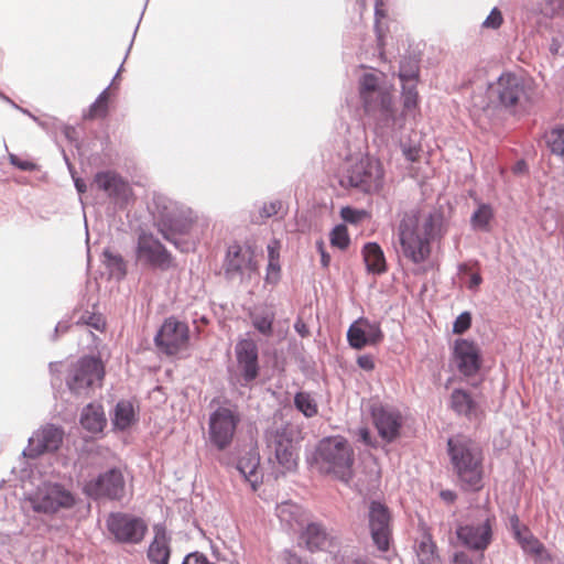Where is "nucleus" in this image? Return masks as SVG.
<instances>
[{"label":"nucleus","instance_id":"obj_1","mask_svg":"<svg viewBox=\"0 0 564 564\" xmlns=\"http://www.w3.org/2000/svg\"><path fill=\"white\" fill-rule=\"evenodd\" d=\"M441 217L426 209L405 212L397 227L398 252L409 262L421 264L432 254V243L441 230Z\"/></svg>","mask_w":564,"mask_h":564},{"label":"nucleus","instance_id":"obj_2","mask_svg":"<svg viewBox=\"0 0 564 564\" xmlns=\"http://www.w3.org/2000/svg\"><path fill=\"white\" fill-rule=\"evenodd\" d=\"M454 470L464 489L478 491L482 488L484 455L479 445L463 435L447 442Z\"/></svg>","mask_w":564,"mask_h":564},{"label":"nucleus","instance_id":"obj_3","mask_svg":"<svg viewBox=\"0 0 564 564\" xmlns=\"http://www.w3.org/2000/svg\"><path fill=\"white\" fill-rule=\"evenodd\" d=\"M153 204L158 231L165 240L180 248L176 236L186 234L191 229L194 221L192 209L162 195L154 196Z\"/></svg>","mask_w":564,"mask_h":564},{"label":"nucleus","instance_id":"obj_4","mask_svg":"<svg viewBox=\"0 0 564 564\" xmlns=\"http://www.w3.org/2000/svg\"><path fill=\"white\" fill-rule=\"evenodd\" d=\"M384 170L382 163L372 156L364 155L349 160L339 174V184L344 188H356L366 194L378 193L383 187Z\"/></svg>","mask_w":564,"mask_h":564},{"label":"nucleus","instance_id":"obj_5","mask_svg":"<svg viewBox=\"0 0 564 564\" xmlns=\"http://www.w3.org/2000/svg\"><path fill=\"white\" fill-rule=\"evenodd\" d=\"M316 460L324 473L348 481L352 474L354 449L343 436L324 438L318 444Z\"/></svg>","mask_w":564,"mask_h":564},{"label":"nucleus","instance_id":"obj_6","mask_svg":"<svg viewBox=\"0 0 564 564\" xmlns=\"http://www.w3.org/2000/svg\"><path fill=\"white\" fill-rule=\"evenodd\" d=\"M105 368L100 359L83 357L70 369L67 386L77 395H89L95 387H100Z\"/></svg>","mask_w":564,"mask_h":564},{"label":"nucleus","instance_id":"obj_7","mask_svg":"<svg viewBox=\"0 0 564 564\" xmlns=\"http://www.w3.org/2000/svg\"><path fill=\"white\" fill-rule=\"evenodd\" d=\"M490 98L506 108L521 105L529 98V82L513 73H503L489 86Z\"/></svg>","mask_w":564,"mask_h":564},{"label":"nucleus","instance_id":"obj_8","mask_svg":"<svg viewBox=\"0 0 564 564\" xmlns=\"http://www.w3.org/2000/svg\"><path fill=\"white\" fill-rule=\"evenodd\" d=\"M155 346L167 356H175L189 345V327L176 317H167L154 337Z\"/></svg>","mask_w":564,"mask_h":564},{"label":"nucleus","instance_id":"obj_9","mask_svg":"<svg viewBox=\"0 0 564 564\" xmlns=\"http://www.w3.org/2000/svg\"><path fill=\"white\" fill-rule=\"evenodd\" d=\"M84 492L94 499L121 500L126 495V480L121 469L111 468L87 481Z\"/></svg>","mask_w":564,"mask_h":564},{"label":"nucleus","instance_id":"obj_10","mask_svg":"<svg viewBox=\"0 0 564 564\" xmlns=\"http://www.w3.org/2000/svg\"><path fill=\"white\" fill-rule=\"evenodd\" d=\"M106 524L109 533L119 543H139L148 529L142 519L123 512L110 513Z\"/></svg>","mask_w":564,"mask_h":564},{"label":"nucleus","instance_id":"obj_11","mask_svg":"<svg viewBox=\"0 0 564 564\" xmlns=\"http://www.w3.org/2000/svg\"><path fill=\"white\" fill-rule=\"evenodd\" d=\"M75 501L74 495L57 484L45 486L31 498L33 509L44 513H55L61 509H69L75 505Z\"/></svg>","mask_w":564,"mask_h":564},{"label":"nucleus","instance_id":"obj_12","mask_svg":"<svg viewBox=\"0 0 564 564\" xmlns=\"http://www.w3.org/2000/svg\"><path fill=\"white\" fill-rule=\"evenodd\" d=\"M239 421V415L229 408H219L210 415L209 436L218 449L231 443Z\"/></svg>","mask_w":564,"mask_h":564},{"label":"nucleus","instance_id":"obj_13","mask_svg":"<svg viewBox=\"0 0 564 564\" xmlns=\"http://www.w3.org/2000/svg\"><path fill=\"white\" fill-rule=\"evenodd\" d=\"M368 521L373 543L380 551H388L392 535L391 514L388 507L381 502L371 501Z\"/></svg>","mask_w":564,"mask_h":564},{"label":"nucleus","instance_id":"obj_14","mask_svg":"<svg viewBox=\"0 0 564 564\" xmlns=\"http://www.w3.org/2000/svg\"><path fill=\"white\" fill-rule=\"evenodd\" d=\"M494 522L495 518L485 513L476 522L458 527L457 538L464 545L484 551L491 542Z\"/></svg>","mask_w":564,"mask_h":564},{"label":"nucleus","instance_id":"obj_15","mask_svg":"<svg viewBox=\"0 0 564 564\" xmlns=\"http://www.w3.org/2000/svg\"><path fill=\"white\" fill-rule=\"evenodd\" d=\"M137 254L140 260L161 270H167L174 265L171 253L152 234L143 232L139 236Z\"/></svg>","mask_w":564,"mask_h":564},{"label":"nucleus","instance_id":"obj_16","mask_svg":"<svg viewBox=\"0 0 564 564\" xmlns=\"http://www.w3.org/2000/svg\"><path fill=\"white\" fill-rule=\"evenodd\" d=\"M258 264L254 260V252L250 247H242L238 243L230 245L225 260L227 274H248L257 272Z\"/></svg>","mask_w":564,"mask_h":564},{"label":"nucleus","instance_id":"obj_17","mask_svg":"<svg viewBox=\"0 0 564 564\" xmlns=\"http://www.w3.org/2000/svg\"><path fill=\"white\" fill-rule=\"evenodd\" d=\"M237 366L246 383L253 381L259 375L258 347L254 340L246 338L237 343Z\"/></svg>","mask_w":564,"mask_h":564},{"label":"nucleus","instance_id":"obj_18","mask_svg":"<svg viewBox=\"0 0 564 564\" xmlns=\"http://www.w3.org/2000/svg\"><path fill=\"white\" fill-rule=\"evenodd\" d=\"M454 358L459 372L466 377L476 375L482 362L479 347L467 339L456 341Z\"/></svg>","mask_w":564,"mask_h":564},{"label":"nucleus","instance_id":"obj_19","mask_svg":"<svg viewBox=\"0 0 564 564\" xmlns=\"http://www.w3.org/2000/svg\"><path fill=\"white\" fill-rule=\"evenodd\" d=\"M91 185L116 202H127L132 194L129 183L113 171L98 172Z\"/></svg>","mask_w":564,"mask_h":564},{"label":"nucleus","instance_id":"obj_20","mask_svg":"<svg viewBox=\"0 0 564 564\" xmlns=\"http://www.w3.org/2000/svg\"><path fill=\"white\" fill-rule=\"evenodd\" d=\"M62 441L63 431L54 425H46L30 438L28 455L35 457L45 452H54L58 449Z\"/></svg>","mask_w":564,"mask_h":564},{"label":"nucleus","instance_id":"obj_21","mask_svg":"<svg viewBox=\"0 0 564 564\" xmlns=\"http://www.w3.org/2000/svg\"><path fill=\"white\" fill-rule=\"evenodd\" d=\"M372 419L379 435L387 442L399 436L402 426V416L398 411L383 406L372 409Z\"/></svg>","mask_w":564,"mask_h":564},{"label":"nucleus","instance_id":"obj_22","mask_svg":"<svg viewBox=\"0 0 564 564\" xmlns=\"http://www.w3.org/2000/svg\"><path fill=\"white\" fill-rule=\"evenodd\" d=\"M269 447L274 452V458L285 470L296 466V453L292 440L284 431H276L269 440Z\"/></svg>","mask_w":564,"mask_h":564},{"label":"nucleus","instance_id":"obj_23","mask_svg":"<svg viewBox=\"0 0 564 564\" xmlns=\"http://www.w3.org/2000/svg\"><path fill=\"white\" fill-rule=\"evenodd\" d=\"M300 539L310 551L324 550L333 543L332 536L321 523L308 521L301 530Z\"/></svg>","mask_w":564,"mask_h":564},{"label":"nucleus","instance_id":"obj_24","mask_svg":"<svg viewBox=\"0 0 564 564\" xmlns=\"http://www.w3.org/2000/svg\"><path fill=\"white\" fill-rule=\"evenodd\" d=\"M276 514L281 523L293 531H301L308 521L306 511L301 506L290 501L279 505Z\"/></svg>","mask_w":564,"mask_h":564},{"label":"nucleus","instance_id":"obj_25","mask_svg":"<svg viewBox=\"0 0 564 564\" xmlns=\"http://www.w3.org/2000/svg\"><path fill=\"white\" fill-rule=\"evenodd\" d=\"M367 271L373 274L387 272V261L382 248L377 242H367L361 250Z\"/></svg>","mask_w":564,"mask_h":564},{"label":"nucleus","instance_id":"obj_26","mask_svg":"<svg viewBox=\"0 0 564 564\" xmlns=\"http://www.w3.org/2000/svg\"><path fill=\"white\" fill-rule=\"evenodd\" d=\"M80 424L88 432H101L107 424L104 408L94 403L86 405L82 412Z\"/></svg>","mask_w":564,"mask_h":564},{"label":"nucleus","instance_id":"obj_27","mask_svg":"<svg viewBox=\"0 0 564 564\" xmlns=\"http://www.w3.org/2000/svg\"><path fill=\"white\" fill-rule=\"evenodd\" d=\"M372 105L368 106L367 102H361L367 113H381L386 117L393 116V98L389 88H382L371 96Z\"/></svg>","mask_w":564,"mask_h":564},{"label":"nucleus","instance_id":"obj_28","mask_svg":"<svg viewBox=\"0 0 564 564\" xmlns=\"http://www.w3.org/2000/svg\"><path fill=\"white\" fill-rule=\"evenodd\" d=\"M416 557L420 564H442L437 546L430 533H424L416 544Z\"/></svg>","mask_w":564,"mask_h":564},{"label":"nucleus","instance_id":"obj_29","mask_svg":"<svg viewBox=\"0 0 564 564\" xmlns=\"http://www.w3.org/2000/svg\"><path fill=\"white\" fill-rule=\"evenodd\" d=\"M137 421L133 404L130 401L121 400L115 408L112 424L121 431L127 430Z\"/></svg>","mask_w":564,"mask_h":564},{"label":"nucleus","instance_id":"obj_30","mask_svg":"<svg viewBox=\"0 0 564 564\" xmlns=\"http://www.w3.org/2000/svg\"><path fill=\"white\" fill-rule=\"evenodd\" d=\"M237 468L256 490L260 482L259 457L256 454H248L239 459Z\"/></svg>","mask_w":564,"mask_h":564},{"label":"nucleus","instance_id":"obj_31","mask_svg":"<svg viewBox=\"0 0 564 564\" xmlns=\"http://www.w3.org/2000/svg\"><path fill=\"white\" fill-rule=\"evenodd\" d=\"M451 406L456 413L467 417L476 414L477 409V404L473 400L471 395L463 389H455L452 392Z\"/></svg>","mask_w":564,"mask_h":564},{"label":"nucleus","instance_id":"obj_32","mask_svg":"<svg viewBox=\"0 0 564 564\" xmlns=\"http://www.w3.org/2000/svg\"><path fill=\"white\" fill-rule=\"evenodd\" d=\"M382 88L380 78L377 75L372 73L364 74L359 79V97L361 102H367L368 106H371V96Z\"/></svg>","mask_w":564,"mask_h":564},{"label":"nucleus","instance_id":"obj_33","mask_svg":"<svg viewBox=\"0 0 564 564\" xmlns=\"http://www.w3.org/2000/svg\"><path fill=\"white\" fill-rule=\"evenodd\" d=\"M148 557L153 564H167L170 547L164 535H156L150 544Z\"/></svg>","mask_w":564,"mask_h":564},{"label":"nucleus","instance_id":"obj_34","mask_svg":"<svg viewBox=\"0 0 564 564\" xmlns=\"http://www.w3.org/2000/svg\"><path fill=\"white\" fill-rule=\"evenodd\" d=\"M253 327L264 336H271L273 333V322L275 314L272 310H263L250 314Z\"/></svg>","mask_w":564,"mask_h":564},{"label":"nucleus","instance_id":"obj_35","mask_svg":"<svg viewBox=\"0 0 564 564\" xmlns=\"http://www.w3.org/2000/svg\"><path fill=\"white\" fill-rule=\"evenodd\" d=\"M387 18V10L384 9L383 0L376 1L375 8V30L377 34L378 47L380 50V58L386 59L384 53V35L387 29L382 25V20Z\"/></svg>","mask_w":564,"mask_h":564},{"label":"nucleus","instance_id":"obj_36","mask_svg":"<svg viewBox=\"0 0 564 564\" xmlns=\"http://www.w3.org/2000/svg\"><path fill=\"white\" fill-rule=\"evenodd\" d=\"M109 102L110 93L108 89H106L98 96L96 101L89 107V110L85 115V118L89 120L104 119L108 115Z\"/></svg>","mask_w":564,"mask_h":564},{"label":"nucleus","instance_id":"obj_37","mask_svg":"<svg viewBox=\"0 0 564 564\" xmlns=\"http://www.w3.org/2000/svg\"><path fill=\"white\" fill-rule=\"evenodd\" d=\"M419 62L416 59H404L401 62L399 78L402 85H416L419 78Z\"/></svg>","mask_w":564,"mask_h":564},{"label":"nucleus","instance_id":"obj_38","mask_svg":"<svg viewBox=\"0 0 564 564\" xmlns=\"http://www.w3.org/2000/svg\"><path fill=\"white\" fill-rule=\"evenodd\" d=\"M403 112L404 115H414L419 107V94L416 85H402Z\"/></svg>","mask_w":564,"mask_h":564},{"label":"nucleus","instance_id":"obj_39","mask_svg":"<svg viewBox=\"0 0 564 564\" xmlns=\"http://www.w3.org/2000/svg\"><path fill=\"white\" fill-rule=\"evenodd\" d=\"M546 143L551 152L564 161V127L552 129L546 134Z\"/></svg>","mask_w":564,"mask_h":564},{"label":"nucleus","instance_id":"obj_40","mask_svg":"<svg viewBox=\"0 0 564 564\" xmlns=\"http://www.w3.org/2000/svg\"><path fill=\"white\" fill-rule=\"evenodd\" d=\"M294 404L306 417H312L317 414V404L307 392L296 393L294 397Z\"/></svg>","mask_w":564,"mask_h":564},{"label":"nucleus","instance_id":"obj_41","mask_svg":"<svg viewBox=\"0 0 564 564\" xmlns=\"http://www.w3.org/2000/svg\"><path fill=\"white\" fill-rule=\"evenodd\" d=\"M347 339L349 345L355 349H361L367 346V337L361 319L350 325L347 332Z\"/></svg>","mask_w":564,"mask_h":564},{"label":"nucleus","instance_id":"obj_42","mask_svg":"<svg viewBox=\"0 0 564 564\" xmlns=\"http://www.w3.org/2000/svg\"><path fill=\"white\" fill-rule=\"evenodd\" d=\"M350 238L348 235L347 227L345 225L336 226L330 232V245L340 250L348 248Z\"/></svg>","mask_w":564,"mask_h":564},{"label":"nucleus","instance_id":"obj_43","mask_svg":"<svg viewBox=\"0 0 564 564\" xmlns=\"http://www.w3.org/2000/svg\"><path fill=\"white\" fill-rule=\"evenodd\" d=\"M102 256L105 264L111 270L112 273L124 275L126 264L120 254H116L111 252L109 249H106Z\"/></svg>","mask_w":564,"mask_h":564},{"label":"nucleus","instance_id":"obj_44","mask_svg":"<svg viewBox=\"0 0 564 564\" xmlns=\"http://www.w3.org/2000/svg\"><path fill=\"white\" fill-rule=\"evenodd\" d=\"M77 325H87L96 330L102 332L106 327V322L100 314L84 312L76 319Z\"/></svg>","mask_w":564,"mask_h":564},{"label":"nucleus","instance_id":"obj_45","mask_svg":"<svg viewBox=\"0 0 564 564\" xmlns=\"http://www.w3.org/2000/svg\"><path fill=\"white\" fill-rule=\"evenodd\" d=\"M492 217V210L488 205H481L473 215V225L480 229H486Z\"/></svg>","mask_w":564,"mask_h":564},{"label":"nucleus","instance_id":"obj_46","mask_svg":"<svg viewBox=\"0 0 564 564\" xmlns=\"http://www.w3.org/2000/svg\"><path fill=\"white\" fill-rule=\"evenodd\" d=\"M361 324L366 333L367 345H376L383 339V333L378 324H371L362 318Z\"/></svg>","mask_w":564,"mask_h":564},{"label":"nucleus","instance_id":"obj_47","mask_svg":"<svg viewBox=\"0 0 564 564\" xmlns=\"http://www.w3.org/2000/svg\"><path fill=\"white\" fill-rule=\"evenodd\" d=\"M283 208V204L281 200H272L269 203H264L260 209V217L262 219H268L272 216L278 215Z\"/></svg>","mask_w":564,"mask_h":564},{"label":"nucleus","instance_id":"obj_48","mask_svg":"<svg viewBox=\"0 0 564 564\" xmlns=\"http://www.w3.org/2000/svg\"><path fill=\"white\" fill-rule=\"evenodd\" d=\"M471 325V316L468 312L462 313L454 322L453 332L455 334L465 333Z\"/></svg>","mask_w":564,"mask_h":564},{"label":"nucleus","instance_id":"obj_49","mask_svg":"<svg viewBox=\"0 0 564 564\" xmlns=\"http://www.w3.org/2000/svg\"><path fill=\"white\" fill-rule=\"evenodd\" d=\"M340 216L345 221L357 224L364 218L365 212L351 207H343Z\"/></svg>","mask_w":564,"mask_h":564},{"label":"nucleus","instance_id":"obj_50","mask_svg":"<svg viewBox=\"0 0 564 564\" xmlns=\"http://www.w3.org/2000/svg\"><path fill=\"white\" fill-rule=\"evenodd\" d=\"M503 18L501 12L495 8L487 19L484 21L485 28L498 29L502 24Z\"/></svg>","mask_w":564,"mask_h":564},{"label":"nucleus","instance_id":"obj_51","mask_svg":"<svg viewBox=\"0 0 564 564\" xmlns=\"http://www.w3.org/2000/svg\"><path fill=\"white\" fill-rule=\"evenodd\" d=\"M561 10H564L563 0H547L545 6L542 8V12L550 17L557 14Z\"/></svg>","mask_w":564,"mask_h":564},{"label":"nucleus","instance_id":"obj_52","mask_svg":"<svg viewBox=\"0 0 564 564\" xmlns=\"http://www.w3.org/2000/svg\"><path fill=\"white\" fill-rule=\"evenodd\" d=\"M9 160L12 165L22 171H34L36 169V164L34 162L22 160L15 154H10Z\"/></svg>","mask_w":564,"mask_h":564},{"label":"nucleus","instance_id":"obj_53","mask_svg":"<svg viewBox=\"0 0 564 564\" xmlns=\"http://www.w3.org/2000/svg\"><path fill=\"white\" fill-rule=\"evenodd\" d=\"M357 364L361 369L367 371H371L375 369V361L372 357L369 355L359 356L357 359Z\"/></svg>","mask_w":564,"mask_h":564},{"label":"nucleus","instance_id":"obj_54","mask_svg":"<svg viewBox=\"0 0 564 564\" xmlns=\"http://www.w3.org/2000/svg\"><path fill=\"white\" fill-rule=\"evenodd\" d=\"M280 241L273 240L268 245V256L271 260H279L280 258Z\"/></svg>","mask_w":564,"mask_h":564},{"label":"nucleus","instance_id":"obj_55","mask_svg":"<svg viewBox=\"0 0 564 564\" xmlns=\"http://www.w3.org/2000/svg\"><path fill=\"white\" fill-rule=\"evenodd\" d=\"M317 250L321 253V262L324 268H327L330 262V256L326 252L324 242L322 240L316 242Z\"/></svg>","mask_w":564,"mask_h":564},{"label":"nucleus","instance_id":"obj_56","mask_svg":"<svg viewBox=\"0 0 564 564\" xmlns=\"http://www.w3.org/2000/svg\"><path fill=\"white\" fill-rule=\"evenodd\" d=\"M294 328L296 330V333L302 337V338H305V337H308L310 336V329H308V326L306 325V323L302 319V318H297L295 324H294Z\"/></svg>","mask_w":564,"mask_h":564},{"label":"nucleus","instance_id":"obj_57","mask_svg":"<svg viewBox=\"0 0 564 564\" xmlns=\"http://www.w3.org/2000/svg\"><path fill=\"white\" fill-rule=\"evenodd\" d=\"M441 498L446 501L447 503H453L456 498H457V495L452 491V490H443L441 491Z\"/></svg>","mask_w":564,"mask_h":564},{"label":"nucleus","instance_id":"obj_58","mask_svg":"<svg viewBox=\"0 0 564 564\" xmlns=\"http://www.w3.org/2000/svg\"><path fill=\"white\" fill-rule=\"evenodd\" d=\"M482 282V279L480 276L479 273H474L471 276H470V281H469V288L470 289H476L480 285V283Z\"/></svg>","mask_w":564,"mask_h":564},{"label":"nucleus","instance_id":"obj_59","mask_svg":"<svg viewBox=\"0 0 564 564\" xmlns=\"http://www.w3.org/2000/svg\"><path fill=\"white\" fill-rule=\"evenodd\" d=\"M455 564H475L466 554H457L455 556Z\"/></svg>","mask_w":564,"mask_h":564},{"label":"nucleus","instance_id":"obj_60","mask_svg":"<svg viewBox=\"0 0 564 564\" xmlns=\"http://www.w3.org/2000/svg\"><path fill=\"white\" fill-rule=\"evenodd\" d=\"M408 160L414 162L419 158V150L415 148H411L404 152Z\"/></svg>","mask_w":564,"mask_h":564},{"label":"nucleus","instance_id":"obj_61","mask_svg":"<svg viewBox=\"0 0 564 564\" xmlns=\"http://www.w3.org/2000/svg\"><path fill=\"white\" fill-rule=\"evenodd\" d=\"M268 269H269V273H279L280 272L279 260L269 259Z\"/></svg>","mask_w":564,"mask_h":564},{"label":"nucleus","instance_id":"obj_62","mask_svg":"<svg viewBox=\"0 0 564 564\" xmlns=\"http://www.w3.org/2000/svg\"><path fill=\"white\" fill-rule=\"evenodd\" d=\"M285 561H286V564H307V563H304L299 556H296L294 554H288Z\"/></svg>","mask_w":564,"mask_h":564},{"label":"nucleus","instance_id":"obj_63","mask_svg":"<svg viewBox=\"0 0 564 564\" xmlns=\"http://www.w3.org/2000/svg\"><path fill=\"white\" fill-rule=\"evenodd\" d=\"M75 186L79 193L86 192V183L82 178L75 180Z\"/></svg>","mask_w":564,"mask_h":564},{"label":"nucleus","instance_id":"obj_64","mask_svg":"<svg viewBox=\"0 0 564 564\" xmlns=\"http://www.w3.org/2000/svg\"><path fill=\"white\" fill-rule=\"evenodd\" d=\"M360 435H361V438L365 441V442H368V438H369V431L367 429H362L360 431Z\"/></svg>","mask_w":564,"mask_h":564}]
</instances>
